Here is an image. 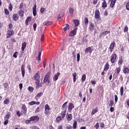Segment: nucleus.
Here are the masks:
<instances>
[{"mask_svg":"<svg viewBox=\"0 0 129 129\" xmlns=\"http://www.w3.org/2000/svg\"><path fill=\"white\" fill-rule=\"evenodd\" d=\"M114 46H115V42L113 41L110 44L109 46V50L111 52L113 51V49H114Z\"/></svg>","mask_w":129,"mask_h":129,"instance_id":"obj_6","label":"nucleus"},{"mask_svg":"<svg viewBox=\"0 0 129 129\" xmlns=\"http://www.w3.org/2000/svg\"><path fill=\"white\" fill-rule=\"evenodd\" d=\"M74 108V104L72 103H70L69 105V111H72V109Z\"/></svg>","mask_w":129,"mask_h":129,"instance_id":"obj_14","label":"nucleus"},{"mask_svg":"<svg viewBox=\"0 0 129 129\" xmlns=\"http://www.w3.org/2000/svg\"><path fill=\"white\" fill-rule=\"evenodd\" d=\"M85 53H90L91 54L92 50H91V47H89L85 50Z\"/></svg>","mask_w":129,"mask_h":129,"instance_id":"obj_16","label":"nucleus"},{"mask_svg":"<svg viewBox=\"0 0 129 129\" xmlns=\"http://www.w3.org/2000/svg\"><path fill=\"white\" fill-rule=\"evenodd\" d=\"M97 111H98V108H97L93 109L91 112V115H94V114H95Z\"/></svg>","mask_w":129,"mask_h":129,"instance_id":"obj_22","label":"nucleus"},{"mask_svg":"<svg viewBox=\"0 0 129 129\" xmlns=\"http://www.w3.org/2000/svg\"><path fill=\"white\" fill-rule=\"evenodd\" d=\"M114 99H115V102L116 103L117 102V100H118V98L117 97V95H114Z\"/></svg>","mask_w":129,"mask_h":129,"instance_id":"obj_54","label":"nucleus"},{"mask_svg":"<svg viewBox=\"0 0 129 129\" xmlns=\"http://www.w3.org/2000/svg\"><path fill=\"white\" fill-rule=\"evenodd\" d=\"M21 110L22 112H23V113H24V114H26V113H27V108L26 107V105H25V104H23L22 105Z\"/></svg>","mask_w":129,"mask_h":129,"instance_id":"obj_11","label":"nucleus"},{"mask_svg":"<svg viewBox=\"0 0 129 129\" xmlns=\"http://www.w3.org/2000/svg\"><path fill=\"white\" fill-rule=\"evenodd\" d=\"M63 118H62V117H61V116H59L57 117L56 118V122H59V121H61V120H62V119H63Z\"/></svg>","mask_w":129,"mask_h":129,"instance_id":"obj_30","label":"nucleus"},{"mask_svg":"<svg viewBox=\"0 0 129 129\" xmlns=\"http://www.w3.org/2000/svg\"><path fill=\"white\" fill-rule=\"evenodd\" d=\"M49 79H50V75L49 74H47L44 77V79L43 80L44 83H46V82H47V81H48Z\"/></svg>","mask_w":129,"mask_h":129,"instance_id":"obj_10","label":"nucleus"},{"mask_svg":"<svg viewBox=\"0 0 129 129\" xmlns=\"http://www.w3.org/2000/svg\"><path fill=\"white\" fill-rule=\"evenodd\" d=\"M69 12L71 16H72L73 15V13H74V9L72 8H70L69 9Z\"/></svg>","mask_w":129,"mask_h":129,"instance_id":"obj_26","label":"nucleus"},{"mask_svg":"<svg viewBox=\"0 0 129 129\" xmlns=\"http://www.w3.org/2000/svg\"><path fill=\"white\" fill-rule=\"evenodd\" d=\"M26 47H27V43L26 42H23L22 44V51H25V49H26Z\"/></svg>","mask_w":129,"mask_h":129,"instance_id":"obj_21","label":"nucleus"},{"mask_svg":"<svg viewBox=\"0 0 129 129\" xmlns=\"http://www.w3.org/2000/svg\"><path fill=\"white\" fill-rule=\"evenodd\" d=\"M30 119L31 120V121H38V120L39 119V118L38 116L36 115L31 117Z\"/></svg>","mask_w":129,"mask_h":129,"instance_id":"obj_5","label":"nucleus"},{"mask_svg":"<svg viewBox=\"0 0 129 129\" xmlns=\"http://www.w3.org/2000/svg\"><path fill=\"white\" fill-rule=\"evenodd\" d=\"M29 105H34L35 104V101H31L29 103Z\"/></svg>","mask_w":129,"mask_h":129,"instance_id":"obj_63","label":"nucleus"},{"mask_svg":"<svg viewBox=\"0 0 129 129\" xmlns=\"http://www.w3.org/2000/svg\"><path fill=\"white\" fill-rule=\"evenodd\" d=\"M12 19L13 20V21H17L19 20V16H18V14H15L14 15H13L12 16Z\"/></svg>","mask_w":129,"mask_h":129,"instance_id":"obj_15","label":"nucleus"},{"mask_svg":"<svg viewBox=\"0 0 129 129\" xmlns=\"http://www.w3.org/2000/svg\"><path fill=\"white\" fill-rule=\"evenodd\" d=\"M40 75L38 74V73L36 74L34 76V79L35 80V83L36 85V89H38L41 87V85H40Z\"/></svg>","mask_w":129,"mask_h":129,"instance_id":"obj_1","label":"nucleus"},{"mask_svg":"<svg viewBox=\"0 0 129 129\" xmlns=\"http://www.w3.org/2000/svg\"><path fill=\"white\" fill-rule=\"evenodd\" d=\"M84 22L86 26H87V25H88V18H87V17L85 18Z\"/></svg>","mask_w":129,"mask_h":129,"instance_id":"obj_40","label":"nucleus"},{"mask_svg":"<svg viewBox=\"0 0 129 129\" xmlns=\"http://www.w3.org/2000/svg\"><path fill=\"white\" fill-rule=\"evenodd\" d=\"M120 95L122 96L123 95V87H121L120 90Z\"/></svg>","mask_w":129,"mask_h":129,"instance_id":"obj_44","label":"nucleus"},{"mask_svg":"<svg viewBox=\"0 0 129 129\" xmlns=\"http://www.w3.org/2000/svg\"><path fill=\"white\" fill-rule=\"evenodd\" d=\"M28 90H29V91L30 92H33V90H34V88L32 87H28Z\"/></svg>","mask_w":129,"mask_h":129,"instance_id":"obj_50","label":"nucleus"},{"mask_svg":"<svg viewBox=\"0 0 129 129\" xmlns=\"http://www.w3.org/2000/svg\"><path fill=\"white\" fill-rule=\"evenodd\" d=\"M52 22H50V21L43 23V25L44 26H50V25H52Z\"/></svg>","mask_w":129,"mask_h":129,"instance_id":"obj_35","label":"nucleus"},{"mask_svg":"<svg viewBox=\"0 0 129 129\" xmlns=\"http://www.w3.org/2000/svg\"><path fill=\"white\" fill-rule=\"evenodd\" d=\"M82 82H84L86 80V75L83 74L82 76Z\"/></svg>","mask_w":129,"mask_h":129,"instance_id":"obj_34","label":"nucleus"},{"mask_svg":"<svg viewBox=\"0 0 129 129\" xmlns=\"http://www.w3.org/2000/svg\"><path fill=\"white\" fill-rule=\"evenodd\" d=\"M67 118L69 121H70V120L72 119V114H69V115H67Z\"/></svg>","mask_w":129,"mask_h":129,"instance_id":"obj_28","label":"nucleus"},{"mask_svg":"<svg viewBox=\"0 0 129 129\" xmlns=\"http://www.w3.org/2000/svg\"><path fill=\"white\" fill-rule=\"evenodd\" d=\"M69 28H70V26H69V25L66 24V26L63 28V30L65 32H66V31H67L68 30H69Z\"/></svg>","mask_w":129,"mask_h":129,"instance_id":"obj_33","label":"nucleus"},{"mask_svg":"<svg viewBox=\"0 0 129 129\" xmlns=\"http://www.w3.org/2000/svg\"><path fill=\"white\" fill-rule=\"evenodd\" d=\"M117 57V54L116 53H113L111 55L110 62L111 63H115L116 61V58Z\"/></svg>","mask_w":129,"mask_h":129,"instance_id":"obj_2","label":"nucleus"},{"mask_svg":"<svg viewBox=\"0 0 129 129\" xmlns=\"http://www.w3.org/2000/svg\"><path fill=\"white\" fill-rule=\"evenodd\" d=\"M127 31H128V27L126 26L124 28V32L125 33V32H127Z\"/></svg>","mask_w":129,"mask_h":129,"instance_id":"obj_58","label":"nucleus"},{"mask_svg":"<svg viewBox=\"0 0 129 129\" xmlns=\"http://www.w3.org/2000/svg\"><path fill=\"white\" fill-rule=\"evenodd\" d=\"M99 17H100V13L99 12V10H96L95 12V19H99Z\"/></svg>","mask_w":129,"mask_h":129,"instance_id":"obj_8","label":"nucleus"},{"mask_svg":"<svg viewBox=\"0 0 129 129\" xmlns=\"http://www.w3.org/2000/svg\"><path fill=\"white\" fill-rule=\"evenodd\" d=\"M4 104H9L10 103V99L6 98L4 101Z\"/></svg>","mask_w":129,"mask_h":129,"instance_id":"obj_37","label":"nucleus"},{"mask_svg":"<svg viewBox=\"0 0 129 129\" xmlns=\"http://www.w3.org/2000/svg\"><path fill=\"white\" fill-rule=\"evenodd\" d=\"M73 127L74 129L77 128V121L75 120L73 124Z\"/></svg>","mask_w":129,"mask_h":129,"instance_id":"obj_29","label":"nucleus"},{"mask_svg":"<svg viewBox=\"0 0 129 129\" xmlns=\"http://www.w3.org/2000/svg\"><path fill=\"white\" fill-rule=\"evenodd\" d=\"M89 28L90 30H92V31H93V30H94V24L92 23H90Z\"/></svg>","mask_w":129,"mask_h":129,"instance_id":"obj_38","label":"nucleus"},{"mask_svg":"<svg viewBox=\"0 0 129 129\" xmlns=\"http://www.w3.org/2000/svg\"><path fill=\"white\" fill-rule=\"evenodd\" d=\"M37 5H34L33 8V16L35 17L37 15V9H36Z\"/></svg>","mask_w":129,"mask_h":129,"instance_id":"obj_12","label":"nucleus"},{"mask_svg":"<svg viewBox=\"0 0 129 129\" xmlns=\"http://www.w3.org/2000/svg\"><path fill=\"white\" fill-rule=\"evenodd\" d=\"M102 7L103 8H106V7H107V5H106V2H105V0H104V2L102 4Z\"/></svg>","mask_w":129,"mask_h":129,"instance_id":"obj_48","label":"nucleus"},{"mask_svg":"<svg viewBox=\"0 0 129 129\" xmlns=\"http://www.w3.org/2000/svg\"><path fill=\"white\" fill-rule=\"evenodd\" d=\"M21 73H22V77L23 78L25 77V65L24 64H22L21 66Z\"/></svg>","mask_w":129,"mask_h":129,"instance_id":"obj_9","label":"nucleus"},{"mask_svg":"<svg viewBox=\"0 0 129 129\" xmlns=\"http://www.w3.org/2000/svg\"><path fill=\"white\" fill-rule=\"evenodd\" d=\"M94 127L96 129H98V127H99V123L98 122H97L95 125Z\"/></svg>","mask_w":129,"mask_h":129,"instance_id":"obj_53","label":"nucleus"},{"mask_svg":"<svg viewBox=\"0 0 129 129\" xmlns=\"http://www.w3.org/2000/svg\"><path fill=\"white\" fill-rule=\"evenodd\" d=\"M10 114H6V116L4 117L5 119H9L10 118Z\"/></svg>","mask_w":129,"mask_h":129,"instance_id":"obj_51","label":"nucleus"},{"mask_svg":"<svg viewBox=\"0 0 129 129\" xmlns=\"http://www.w3.org/2000/svg\"><path fill=\"white\" fill-rule=\"evenodd\" d=\"M123 72L125 74H128V73H129V69L128 68H124V70H123Z\"/></svg>","mask_w":129,"mask_h":129,"instance_id":"obj_27","label":"nucleus"},{"mask_svg":"<svg viewBox=\"0 0 129 129\" xmlns=\"http://www.w3.org/2000/svg\"><path fill=\"white\" fill-rule=\"evenodd\" d=\"M110 111L111 112H113V111H114V108L113 107H111L110 108Z\"/></svg>","mask_w":129,"mask_h":129,"instance_id":"obj_62","label":"nucleus"},{"mask_svg":"<svg viewBox=\"0 0 129 129\" xmlns=\"http://www.w3.org/2000/svg\"><path fill=\"white\" fill-rule=\"evenodd\" d=\"M113 104H114V102L113 101V100H111L109 103V106H113Z\"/></svg>","mask_w":129,"mask_h":129,"instance_id":"obj_41","label":"nucleus"},{"mask_svg":"<svg viewBox=\"0 0 129 129\" xmlns=\"http://www.w3.org/2000/svg\"><path fill=\"white\" fill-rule=\"evenodd\" d=\"M110 32L109 31H106L102 33V35H105V36H106L107 34H109Z\"/></svg>","mask_w":129,"mask_h":129,"instance_id":"obj_46","label":"nucleus"},{"mask_svg":"<svg viewBox=\"0 0 129 129\" xmlns=\"http://www.w3.org/2000/svg\"><path fill=\"white\" fill-rule=\"evenodd\" d=\"M61 112V117L62 118H64L65 117V115H66V111L67 110L66 109H62Z\"/></svg>","mask_w":129,"mask_h":129,"instance_id":"obj_19","label":"nucleus"},{"mask_svg":"<svg viewBox=\"0 0 129 129\" xmlns=\"http://www.w3.org/2000/svg\"><path fill=\"white\" fill-rule=\"evenodd\" d=\"M78 29L77 28V27H75L74 30H72L69 34V36L70 37H75V36H76V33H77V30Z\"/></svg>","mask_w":129,"mask_h":129,"instance_id":"obj_3","label":"nucleus"},{"mask_svg":"<svg viewBox=\"0 0 129 129\" xmlns=\"http://www.w3.org/2000/svg\"><path fill=\"white\" fill-rule=\"evenodd\" d=\"M5 15H10V11H9V9H5L4 10Z\"/></svg>","mask_w":129,"mask_h":129,"instance_id":"obj_42","label":"nucleus"},{"mask_svg":"<svg viewBox=\"0 0 129 129\" xmlns=\"http://www.w3.org/2000/svg\"><path fill=\"white\" fill-rule=\"evenodd\" d=\"M42 95H43V93L42 92H39L38 93L37 95L36 96V97H35V99H36V100H38V98H40V97H41V96H42Z\"/></svg>","mask_w":129,"mask_h":129,"instance_id":"obj_18","label":"nucleus"},{"mask_svg":"<svg viewBox=\"0 0 129 129\" xmlns=\"http://www.w3.org/2000/svg\"><path fill=\"white\" fill-rule=\"evenodd\" d=\"M9 11H13V6L12 5V4H10L9 6Z\"/></svg>","mask_w":129,"mask_h":129,"instance_id":"obj_52","label":"nucleus"},{"mask_svg":"<svg viewBox=\"0 0 129 129\" xmlns=\"http://www.w3.org/2000/svg\"><path fill=\"white\" fill-rule=\"evenodd\" d=\"M5 120V121H4V125H6V124H8V123H9V119H6Z\"/></svg>","mask_w":129,"mask_h":129,"instance_id":"obj_55","label":"nucleus"},{"mask_svg":"<svg viewBox=\"0 0 129 129\" xmlns=\"http://www.w3.org/2000/svg\"><path fill=\"white\" fill-rule=\"evenodd\" d=\"M59 76H60V73H57L55 74L53 77V81H57V80H58V78H59Z\"/></svg>","mask_w":129,"mask_h":129,"instance_id":"obj_7","label":"nucleus"},{"mask_svg":"<svg viewBox=\"0 0 129 129\" xmlns=\"http://www.w3.org/2000/svg\"><path fill=\"white\" fill-rule=\"evenodd\" d=\"M44 35L43 34H41V41H44Z\"/></svg>","mask_w":129,"mask_h":129,"instance_id":"obj_64","label":"nucleus"},{"mask_svg":"<svg viewBox=\"0 0 129 129\" xmlns=\"http://www.w3.org/2000/svg\"><path fill=\"white\" fill-rule=\"evenodd\" d=\"M64 16V14H59L58 15V19H61V18H62V17Z\"/></svg>","mask_w":129,"mask_h":129,"instance_id":"obj_60","label":"nucleus"},{"mask_svg":"<svg viewBox=\"0 0 129 129\" xmlns=\"http://www.w3.org/2000/svg\"><path fill=\"white\" fill-rule=\"evenodd\" d=\"M42 54V50H40L39 51V54L37 57H36V59L38 60V62H40V61H41V55Z\"/></svg>","mask_w":129,"mask_h":129,"instance_id":"obj_13","label":"nucleus"},{"mask_svg":"<svg viewBox=\"0 0 129 129\" xmlns=\"http://www.w3.org/2000/svg\"><path fill=\"white\" fill-rule=\"evenodd\" d=\"M17 115H18V116H19L20 117V116H21V115H22V113H21V112L19 110H18L17 111Z\"/></svg>","mask_w":129,"mask_h":129,"instance_id":"obj_56","label":"nucleus"},{"mask_svg":"<svg viewBox=\"0 0 129 129\" xmlns=\"http://www.w3.org/2000/svg\"><path fill=\"white\" fill-rule=\"evenodd\" d=\"M117 0H110L111 3L110 4V6L111 8H113L114 7V5H115V3H116Z\"/></svg>","mask_w":129,"mask_h":129,"instance_id":"obj_20","label":"nucleus"},{"mask_svg":"<svg viewBox=\"0 0 129 129\" xmlns=\"http://www.w3.org/2000/svg\"><path fill=\"white\" fill-rule=\"evenodd\" d=\"M122 58H120L118 62V65H121L122 64Z\"/></svg>","mask_w":129,"mask_h":129,"instance_id":"obj_49","label":"nucleus"},{"mask_svg":"<svg viewBox=\"0 0 129 129\" xmlns=\"http://www.w3.org/2000/svg\"><path fill=\"white\" fill-rule=\"evenodd\" d=\"M73 76L74 82H76V76H77V74H76V73H74Z\"/></svg>","mask_w":129,"mask_h":129,"instance_id":"obj_36","label":"nucleus"},{"mask_svg":"<svg viewBox=\"0 0 129 129\" xmlns=\"http://www.w3.org/2000/svg\"><path fill=\"white\" fill-rule=\"evenodd\" d=\"M126 9L127 11H129V2L127 3L126 4Z\"/></svg>","mask_w":129,"mask_h":129,"instance_id":"obj_61","label":"nucleus"},{"mask_svg":"<svg viewBox=\"0 0 129 129\" xmlns=\"http://www.w3.org/2000/svg\"><path fill=\"white\" fill-rule=\"evenodd\" d=\"M67 103H68V102H66L62 106L61 109H67Z\"/></svg>","mask_w":129,"mask_h":129,"instance_id":"obj_23","label":"nucleus"},{"mask_svg":"<svg viewBox=\"0 0 129 129\" xmlns=\"http://www.w3.org/2000/svg\"><path fill=\"white\" fill-rule=\"evenodd\" d=\"M121 68L120 67H119L117 68H116V71L117 72V74H119V73L120 72Z\"/></svg>","mask_w":129,"mask_h":129,"instance_id":"obj_43","label":"nucleus"},{"mask_svg":"<svg viewBox=\"0 0 129 129\" xmlns=\"http://www.w3.org/2000/svg\"><path fill=\"white\" fill-rule=\"evenodd\" d=\"M109 69V64L108 62L106 63L104 68V71H107Z\"/></svg>","mask_w":129,"mask_h":129,"instance_id":"obj_17","label":"nucleus"},{"mask_svg":"<svg viewBox=\"0 0 129 129\" xmlns=\"http://www.w3.org/2000/svg\"><path fill=\"white\" fill-rule=\"evenodd\" d=\"M15 34V32H14V30H8L7 33L6 35V38L7 39L10 38V37H12L13 35Z\"/></svg>","mask_w":129,"mask_h":129,"instance_id":"obj_4","label":"nucleus"},{"mask_svg":"<svg viewBox=\"0 0 129 129\" xmlns=\"http://www.w3.org/2000/svg\"><path fill=\"white\" fill-rule=\"evenodd\" d=\"M17 54L18 52H15L13 54V57H14V58H18Z\"/></svg>","mask_w":129,"mask_h":129,"instance_id":"obj_59","label":"nucleus"},{"mask_svg":"<svg viewBox=\"0 0 129 129\" xmlns=\"http://www.w3.org/2000/svg\"><path fill=\"white\" fill-rule=\"evenodd\" d=\"M73 22H74L76 27H78V26H79V20H74Z\"/></svg>","mask_w":129,"mask_h":129,"instance_id":"obj_24","label":"nucleus"},{"mask_svg":"<svg viewBox=\"0 0 129 129\" xmlns=\"http://www.w3.org/2000/svg\"><path fill=\"white\" fill-rule=\"evenodd\" d=\"M19 14L20 17H24V11L20 10L19 11Z\"/></svg>","mask_w":129,"mask_h":129,"instance_id":"obj_39","label":"nucleus"},{"mask_svg":"<svg viewBox=\"0 0 129 129\" xmlns=\"http://www.w3.org/2000/svg\"><path fill=\"white\" fill-rule=\"evenodd\" d=\"M33 26L34 31H36V29H37V24L34 23Z\"/></svg>","mask_w":129,"mask_h":129,"instance_id":"obj_57","label":"nucleus"},{"mask_svg":"<svg viewBox=\"0 0 129 129\" xmlns=\"http://www.w3.org/2000/svg\"><path fill=\"white\" fill-rule=\"evenodd\" d=\"M66 129H73V127L70 124H67L66 127Z\"/></svg>","mask_w":129,"mask_h":129,"instance_id":"obj_45","label":"nucleus"},{"mask_svg":"<svg viewBox=\"0 0 129 129\" xmlns=\"http://www.w3.org/2000/svg\"><path fill=\"white\" fill-rule=\"evenodd\" d=\"M44 114L45 115H50L51 114V112L49 110L44 109Z\"/></svg>","mask_w":129,"mask_h":129,"instance_id":"obj_31","label":"nucleus"},{"mask_svg":"<svg viewBox=\"0 0 129 129\" xmlns=\"http://www.w3.org/2000/svg\"><path fill=\"white\" fill-rule=\"evenodd\" d=\"M77 60L78 62L80 61V53H78L77 55Z\"/></svg>","mask_w":129,"mask_h":129,"instance_id":"obj_47","label":"nucleus"},{"mask_svg":"<svg viewBox=\"0 0 129 129\" xmlns=\"http://www.w3.org/2000/svg\"><path fill=\"white\" fill-rule=\"evenodd\" d=\"M29 22H31V17H27V18L25 21V24H26V26H28L29 25Z\"/></svg>","mask_w":129,"mask_h":129,"instance_id":"obj_25","label":"nucleus"},{"mask_svg":"<svg viewBox=\"0 0 129 129\" xmlns=\"http://www.w3.org/2000/svg\"><path fill=\"white\" fill-rule=\"evenodd\" d=\"M44 109L47 110H50L51 108L50 107V106H49V105L48 104H46L44 106Z\"/></svg>","mask_w":129,"mask_h":129,"instance_id":"obj_32","label":"nucleus"}]
</instances>
